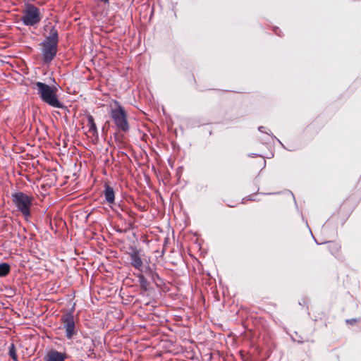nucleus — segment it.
I'll list each match as a JSON object with an SVG mask.
<instances>
[{"mask_svg": "<svg viewBox=\"0 0 361 361\" xmlns=\"http://www.w3.org/2000/svg\"><path fill=\"white\" fill-rule=\"evenodd\" d=\"M35 89L42 102L54 108H63V104L57 96L58 88L42 82H35Z\"/></svg>", "mask_w": 361, "mask_h": 361, "instance_id": "f257e3e1", "label": "nucleus"}, {"mask_svg": "<svg viewBox=\"0 0 361 361\" xmlns=\"http://www.w3.org/2000/svg\"><path fill=\"white\" fill-rule=\"evenodd\" d=\"M109 115L118 130L123 132L129 130L128 114L118 101L114 100L109 104Z\"/></svg>", "mask_w": 361, "mask_h": 361, "instance_id": "f03ea898", "label": "nucleus"}, {"mask_svg": "<svg viewBox=\"0 0 361 361\" xmlns=\"http://www.w3.org/2000/svg\"><path fill=\"white\" fill-rule=\"evenodd\" d=\"M59 37L57 30L52 27L49 35L41 44L43 60L45 63H49L55 57L57 52Z\"/></svg>", "mask_w": 361, "mask_h": 361, "instance_id": "7ed1b4c3", "label": "nucleus"}, {"mask_svg": "<svg viewBox=\"0 0 361 361\" xmlns=\"http://www.w3.org/2000/svg\"><path fill=\"white\" fill-rule=\"evenodd\" d=\"M33 197L23 192H18L12 194V202L17 210L27 219L31 216V207L32 205Z\"/></svg>", "mask_w": 361, "mask_h": 361, "instance_id": "20e7f679", "label": "nucleus"}, {"mask_svg": "<svg viewBox=\"0 0 361 361\" xmlns=\"http://www.w3.org/2000/svg\"><path fill=\"white\" fill-rule=\"evenodd\" d=\"M21 20L24 25L33 26L42 20V14L38 8L32 4H27L23 12Z\"/></svg>", "mask_w": 361, "mask_h": 361, "instance_id": "39448f33", "label": "nucleus"}, {"mask_svg": "<svg viewBox=\"0 0 361 361\" xmlns=\"http://www.w3.org/2000/svg\"><path fill=\"white\" fill-rule=\"evenodd\" d=\"M61 321L63 328L66 330V335L68 338H71L75 334V325L74 316L72 313H68L63 315Z\"/></svg>", "mask_w": 361, "mask_h": 361, "instance_id": "423d86ee", "label": "nucleus"}, {"mask_svg": "<svg viewBox=\"0 0 361 361\" xmlns=\"http://www.w3.org/2000/svg\"><path fill=\"white\" fill-rule=\"evenodd\" d=\"M87 118V124L86 128H87L85 133L89 137H94L97 135V128L96 123L94 122V119L93 116L90 114H87L86 116Z\"/></svg>", "mask_w": 361, "mask_h": 361, "instance_id": "0eeeda50", "label": "nucleus"}, {"mask_svg": "<svg viewBox=\"0 0 361 361\" xmlns=\"http://www.w3.org/2000/svg\"><path fill=\"white\" fill-rule=\"evenodd\" d=\"M66 353L58 352L55 350H49L44 357V361H65Z\"/></svg>", "mask_w": 361, "mask_h": 361, "instance_id": "6e6552de", "label": "nucleus"}, {"mask_svg": "<svg viewBox=\"0 0 361 361\" xmlns=\"http://www.w3.org/2000/svg\"><path fill=\"white\" fill-rule=\"evenodd\" d=\"M130 260L132 265L135 269L141 270L143 263L137 250H135L130 254Z\"/></svg>", "mask_w": 361, "mask_h": 361, "instance_id": "1a4fd4ad", "label": "nucleus"}, {"mask_svg": "<svg viewBox=\"0 0 361 361\" xmlns=\"http://www.w3.org/2000/svg\"><path fill=\"white\" fill-rule=\"evenodd\" d=\"M104 197L107 202L111 204L114 202V191L113 188L108 185H105Z\"/></svg>", "mask_w": 361, "mask_h": 361, "instance_id": "9d476101", "label": "nucleus"}, {"mask_svg": "<svg viewBox=\"0 0 361 361\" xmlns=\"http://www.w3.org/2000/svg\"><path fill=\"white\" fill-rule=\"evenodd\" d=\"M10 272V266L7 263L0 264V276L4 277Z\"/></svg>", "mask_w": 361, "mask_h": 361, "instance_id": "9b49d317", "label": "nucleus"}, {"mask_svg": "<svg viewBox=\"0 0 361 361\" xmlns=\"http://www.w3.org/2000/svg\"><path fill=\"white\" fill-rule=\"evenodd\" d=\"M340 245L336 243H330L329 245V250L334 255H338L340 251Z\"/></svg>", "mask_w": 361, "mask_h": 361, "instance_id": "f8f14e48", "label": "nucleus"}, {"mask_svg": "<svg viewBox=\"0 0 361 361\" xmlns=\"http://www.w3.org/2000/svg\"><path fill=\"white\" fill-rule=\"evenodd\" d=\"M9 355L12 357V359L15 361L17 360V355L16 353V349L13 345H11L10 349H9Z\"/></svg>", "mask_w": 361, "mask_h": 361, "instance_id": "ddd939ff", "label": "nucleus"}, {"mask_svg": "<svg viewBox=\"0 0 361 361\" xmlns=\"http://www.w3.org/2000/svg\"><path fill=\"white\" fill-rule=\"evenodd\" d=\"M358 322H359V319H350L346 320V323L348 324H350V325H355Z\"/></svg>", "mask_w": 361, "mask_h": 361, "instance_id": "4468645a", "label": "nucleus"}, {"mask_svg": "<svg viewBox=\"0 0 361 361\" xmlns=\"http://www.w3.org/2000/svg\"><path fill=\"white\" fill-rule=\"evenodd\" d=\"M102 1L108 4L109 0H101Z\"/></svg>", "mask_w": 361, "mask_h": 361, "instance_id": "2eb2a0df", "label": "nucleus"}]
</instances>
